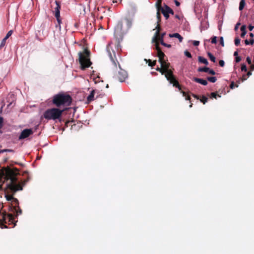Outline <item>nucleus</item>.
Listing matches in <instances>:
<instances>
[{
  "label": "nucleus",
  "instance_id": "f257e3e1",
  "mask_svg": "<svg viewBox=\"0 0 254 254\" xmlns=\"http://www.w3.org/2000/svg\"><path fill=\"white\" fill-rule=\"evenodd\" d=\"M18 170L16 168H8L5 171L6 179L9 180L7 185V190L5 197L7 200L12 201L14 198L13 195L18 190H22V186L20 183H17V175L19 174Z\"/></svg>",
  "mask_w": 254,
  "mask_h": 254
},
{
  "label": "nucleus",
  "instance_id": "f03ea898",
  "mask_svg": "<svg viewBox=\"0 0 254 254\" xmlns=\"http://www.w3.org/2000/svg\"><path fill=\"white\" fill-rule=\"evenodd\" d=\"M161 66L165 71V76L167 80L169 81L171 84H172L173 86L178 88L179 90H181V86L180 85L178 81L177 80L176 77L173 74V70H174L169 63L167 62L165 60L162 63H160Z\"/></svg>",
  "mask_w": 254,
  "mask_h": 254
},
{
  "label": "nucleus",
  "instance_id": "7ed1b4c3",
  "mask_svg": "<svg viewBox=\"0 0 254 254\" xmlns=\"http://www.w3.org/2000/svg\"><path fill=\"white\" fill-rule=\"evenodd\" d=\"M107 51L114 66L117 68V64L119 65V70H118V72L115 74L114 77L120 82L125 81L127 77V71L121 68V65H120L116 58L115 51H113L112 54L110 51L109 45L107 46Z\"/></svg>",
  "mask_w": 254,
  "mask_h": 254
},
{
  "label": "nucleus",
  "instance_id": "20e7f679",
  "mask_svg": "<svg viewBox=\"0 0 254 254\" xmlns=\"http://www.w3.org/2000/svg\"><path fill=\"white\" fill-rule=\"evenodd\" d=\"M71 97L64 93H60L53 97L52 103L58 108L70 106L72 102Z\"/></svg>",
  "mask_w": 254,
  "mask_h": 254
},
{
  "label": "nucleus",
  "instance_id": "39448f33",
  "mask_svg": "<svg viewBox=\"0 0 254 254\" xmlns=\"http://www.w3.org/2000/svg\"><path fill=\"white\" fill-rule=\"evenodd\" d=\"M90 55V52L87 48H84L82 52L78 53L79 62L80 64L81 69H85L92 64L89 59Z\"/></svg>",
  "mask_w": 254,
  "mask_h": 254
},
{
  "label": "nucleus",
  "instance_id": "423d86ee",
  "mask_svg": "<svg viewBox=\"0 0 254 254\" xmlns=\"http://www.w3.org/2000/svg\"><path fill=\"white\" fill-rule=\"evenodd\" d=\"M64 110L53 108L47 110L44 113V117L48 120H56L61 118Z\"/></svg>",
  "mask_w": 254,
  "mask_h": 254
},
{
  "label": "nucleus",
  "instance_id": "0eeeda50",
  "mask_svg": "<svg viewBox=\"0 0 254 254\" xmlns=\"http://www.w3.org/2000/svg\"><path fill=\"white\" fill-rule=\"evenodd\" d=\"M14 217L12 214H7L6 212H1L0 211V227L1 228H7V227L5 224H14L15 225Z\"/></svg>",
  "mask_w": 254,
  "mask_h": 254
},
{
  "label": "nucleus",
  "instance_id": "6e6552de",
  "mask_svg": "<svg viewBox=\"0 0 254 254\" xmlns=\"http://www.w3.org/2000/svg\"><path fill=\"white\" fill-rule=\"evenodd\" d=\"M123 24L122 22H119L115 27L114 35L119 42L123 38Z\"/></svg>",
  "mask_w": 254,
  "mask_h": 254
},
{
  "label": "nucleus",
  "instance_id": "1a4fd4ad",
  "mask_svg": "<svg viewBox=\"0 0 254 254\" xmlns=\"http://www.w3.org/2000/svg\"><path fill=\"white\" fill-rule=\"evenodd\" d=\"M11 202V207L13 212L16 214V216L19 214H21L22 211L19 206L18 200L16 198H14Z\"/></svg>",
  "mask_w": 254,
  "mask_h": 254
},
{
  "label": "nucleus",
  "instance_id": "9d476101",
  "mask_svg": "<svg viewBox=\"0 0 254 254\" xmlns=\"http://www.w3.org/2000/svg\"><path fill=\"white\" fill-rule=\"evenodd\" d=\"M33 133V131L32 129H24L22 131L20 135L18 137L19 140L25 139Z\"/></svg>",
  "mask_w": 254,
  "mask_h": 254
},
{
  "label": "nucleus",
  "instance_id": "9b49d317",
  "mask_svg": "<svg viewBox=\"0 0 254 254\" xmlns=\"http://www.w3.org/2000/svg\"><path fill=\"white\" fill-rule=\"evenodd\" d=\"M155 49L157 52V56L159 58V62L162 63L163 61L165 60V55L161 51V48L159 46V43L155 44Z\"/></svg>",
  "mask_w": 254,
  "mask_h": 254
},
{
  "label": "nucleus",
  "instance_id": "f8f14e48",
  "mask_svg": "<svg viewBox=\"0 0 254 254\" xmlns=\"http://www.w3.org/2000/svg\"><path fill=\"white\" fill-rule=\"evenodd\" d=\"M55 3L56 4V7L55 8V17H60V9H61V5L59 1H56Z\"/></svg>",
  "mask_w": 254,
  "mask_h": 254
},
{
  "label": "nucleus",
  "instance_id": "ddd939ff",
  "mask_svg": "<svg viewBox=\"0 0 254 254\" xmlns=\"http://www.w3.org/2000/svg\"><path fill=\"white\" fill-rule=\"evenodd\" d=\"M95 93V90H92L90 92V94L87 98L86 103L89 104L91 102L94 100V95Z\"/></svg>",
  "mask_w": 254,
  "mask_h": 254
},
{
  "label": "nucleus",
  "instance_id": "4468645a",
  "mask_svg": "<svg viewBox=\"0 0 254 254\" xmlns=\"http://www.w3.org/2000/svg\"><path fill=\"white\" fill-rule=\"evenodd\" d=\"M166 34V33L165 32H164V33H161V34H160V33H159V35L158 36L156 37V40L155 41H152L153 42L155 43V44H156V43H159V41L161 43V41H163V38L164 37V36Z\"/></svg>",
  "mask_w": 254,
  "mask_h": 254
},
{
  "label": "nucleus",
  "instance_id": "2eb2a0df",
  "mask_svg": "<svg viewBox=\"0 0 254 254\" xmlns=\"http://www.w3.org/2000/svg\"><path fill=\"white\" fill-rule=\"evenodd\" d=\"M193 80L197 83L201 84L203 85H206L208 84L207 81L206 80L203 79L198 78L197 77H194Z\"/></svg>",
  "mask_w": 254,
  "mask_h": 254
},
{
  "label": "nucleus",
  "instance_id": "dca6fc26",
  "mask_svg": "<svg viewBox=\"0 0 254 254\" xmlns=\"http://www.w3.org/2000/svg\"><path fill=\"white\" fill-rule=\"evenodd\" d=\"M166 6L167 5L165 4L164 7L160 9V11L165 17L166 19H168L169 17V14L168 12V10H166Z\"/></svg>",
  "mask_w": 254,
  "mask_h": 254
},
{
  "label": "nucleus",
  "instance_id": "f3484780",
  "mask_svg": "<svg viewBox=\"0 0 254 254\" xmlns=\"http://www.w3.org/2000/svg\"><path fill=\"white\" fill-rule=\"evenodd\" d=\"M170 37H174L177 38L179 39L180 42H182L183 39V37L180 35L179 33H176L174 34H169Z\"/></svg>",
  "mask_w": 254,
  "mask_h": 254
},
{
  "label": "nucleus",
  "instance_id": "a211bd4d",
  "mask_svg": "<svg viewBox=\"0 0 254 254\" xmlns=\"http://www.w3.org/2000/svg\"><path fill=\"white\" fill-rule=\"evenodd\" d=\"M156 29H157L155 35L153 38L152 41H155L156 40V37L158 36L159 33H160V31L161 30V28L159 25V23H157V25L156 27Z\"/></svg>",
  "mask_w": 254,
  "mask_h": 254
},
{
  "label": "nucleus",
  "instance_id": "6ab92c4d",
  "mask_svg": "<svg viewBox=\"0 0 254 254\" xmlns=\"http://www.w3.org/2000/svg\"><path fill=\"white\" fill-rule=\"evenodd\" d=\"M162 1V0H157V1L155 3V6L157 9V11H160V9L163 8L161 5Z\"/></svg>",
  "mask_w": 254,
  "mask_h": 254
},
{
  "label": "nucleus",
  "instance_id": "aec40b11",
  "mask_svg": "<svg viewBox=\"0 0 254 254\" xmlns=\"http://www.w3.org/2000/svg\"><path fill=\"white\" fill-rule=\"evenodd\" d=\"M241 30L242 31L241 37L242 38H244L247 33L246 26L245 25H242V27H241Z\"/></svg>",
  "mask_w": 254,
  "mask_h": 254
},
{
  "label": "nucleus",
  "instance_id": "412c9836",
  "mask_svg": "<svg viewBox=\"0 0 254 254\" xmlns=\"http://www.w3.org/2000/svg\"><path fill=\"white\" fill-rule=\"evenodd\" d=\"M198 59L199 62H200L201 63H202V64H204L205 65H208V61L204 58H203L202 57H201V56H199Z\"/></svg>",
  "mask_w": 254,
  "mask_h": 254
},
{
  "label": "nucleus",
  "instance_id": "4be33fe9",
  "mask_svg": "<svg viewBox=\"0 0 254 254\" xmlns=\"http://www.w3.org/2000/svg\"><path fill=\"white\" fill-rule=\"evenodd\" d=\"M246 5L245 0H241L239 4V9L240 10H242Z\"/></svg>",
  "mask_w": 254,
  "mask_h": 254
},
{
  "label": "nucleus",
  "instance_id": "5701e85b",
  "mask_svg": "<svg viewBox=\"0 0 254 254\" xmlns=\"http://www.w3.org/2000/svg\"><path fill=\"white\" fill-rule=\"evenodd\" d=\"M207 56L212 62L215 63L216 62L215 57L210 52H207Z\"/></svg>",
  "mask_w": 254,
  "mask_h": 254
},
{
  "label": "nucleus",
  "instance_id": "b1692460",
  "mask_svg": "<svg viewBox=\"0 0 254 254\" xmlns=\"http://www.w3.org/2000/svg\"><path fill=\"white\" fill-rule=\"evenodd\" d=\"M209 70V68L208 67H199L198 68V71L199 72H207Z\"/></svg>",
  "mask_w": 254,
  "mask_h": 254
},
{
  "label": "nucleus",
  "instance_id": "393cba45",
  "mask_svg": "<svg viewBox=\"0 0 254 254\" xmlns=\"http://www.w3.org/2000/svg\"><path fill=\"white\" fill-rule=\"evenodd\" d=\"M147 62L148 64V65L149 66H151V67H153V66H155L156 64V61H152L150 59L148 60L147 61Z\"/></svg>",
  "mask_w": 254,
  "mask_h": 254
},
{
  "label": "nucleus",
  "instance_id": "a878e982",
  "mask_svg": "<svg viewBox=\"0 0 254 254\" xmlns=\"http://www.w3.org/2000/svg\"><path fill=\"white\" fill-rule=\"evenodd\" d=\"M160 11H157L156 16L157 19V23H159L161 21V16L160 14Z\"/></svg>",
  "mask_w": 254,
  "mask_h": 254
},
{
  "label": "nucleus",
  "instance_id": "bb28decb",
  "mask_svg": "<svg viewBox=\"0 0 254 254\" xmlns=\"http://www.w3.org/2000/svg\"><path fill=\"white\" fill-rule=\"evenodd\" d=\"M7 39V38H6L5 37L1 41L0 45V49H1L2 47H3L5 44H6V41Z\"/></svg>",
  "mask_w": 254,
  "mask_h": 254
},
{
  "label": "nucleus",
  "instance_id": "cd10ccee",
  "mask_svg": "<svg viewBox=\"0 0 254 254\" xmlns=\"http://www.w3.org/2000/svg\"><path fill=\"white\" fill-rule=\"evenodd\" d=\"M207 80L211 82L214 83L216 81L217 78H216V77L214 76L208 77Z\"/></svg>",
  "mask_w": 254,
  "mask_h": 254
},
{
  "label": "nucleus",
  "instance_id": "c85d7f7f",
  "mask_svg": "<svg viewBox=\"0 0 254 254\" xmlns=\"http://www.w3.org/2000/svg\"><path fill=\"white\" fill-rule=\"evenodd\" d=\"M156 70L157 71H159L161 73L162 75H165V71H164L163 68H162V66H161L160 67H157L156 68Z\"/></svg>",
  "mask_w": 254,
  "mask_h": 254
},
{
  "label": "nucleus",
  "instance_id": "c756f323",
  "mask_svg": "<svg viewBox=\"0 0 254 254\" xmlns=\"http://www.w3.org/2000/svg\"><path fill=\"white\" fill-rule=\"evenodd\" d=\"M217 97H220L221 96L217 94V93L216 92H212L210 94V98H214L217 99Z\"/></svg>",
  "mask_w": 254,
  "mask_h": 254
},
{
  "label": "nucleus",
  "instance_id": "7c9ffc66",
  "mask_svg": "<svg viewBox=\"0 0 254 254\" xmlns=\"http://www.w3.org/2000/svg\"><path fill=\"white\" fill-rule=\"evenodd\" d=\"M208 100V98L205 96H202L201 99H200V102H201L203 104H205Z\"/></svg>",
  "mask_w": 254,
  "mask_h": 254
},
{
  "label": "nucleus",
  "instance_id": "2f4dec72",
  "mask_svg": "<svg viewBox=\"0 0 254 254\" xmlns=\"http://www.w3.org/2000/svg\"><path fill=\"white\" fill-rule=\"evenodd\" d=\"M5 152H14V150L10 149H5L0 150V153H2Z\"/></svg>",
  "mask_w": 254,
  "mask_h": 254
},
{
  "label": "nucleus",
  "instance_id": "473e14b6",
  "mask_svg": "<svg viewBox=\"0 0 254 254\" xmlns=\"http://www.w3.org/2000/svg\"><path fill=\"white\" fill-rule=\"evenodd\" d=\"M241 40L238 38H236L235 39V44L236 46H238L240 44Z\"/></svg>",
  "mask_w": 254,
  "mask_h": 254
},
{
  "label": "nucleus",
  "instance_id": "72a5a7b5",
  "mask_svg": "<svg viewBox=\"0 0 254 254\" xmlns=\"http://www.w3.org/2000/svg\"><path fill=\"white\" fill-rule=\"evenodd\" d=\"M166 10H168L169 14H171L172 15L174 14V13L173 10L167 5L166 6Z\"/></svg>",
  "mask_w": 254,
  "mask_h": 254
},
{
  "label": "nucleus",
  "instance_id": "f704fd0d",
  "mask_svg": "<svg viewBox=\"0 0 254 254\" xmlns=\"http://www.w3.org/2000/svg\"><path fill=\"white\" fill-rule=\"evenodd\" d=\"M181 92L182 93L183 96L186 97V100H190V96L189 95H187V93L185 91H182Z\"/></svg>",
  "mask_w": 254,
  "mask_h": 254
},
{
  "label": "nucleus",
  "instance_id": "c9c22d12",
  "mask_svg": "<svg viewBox=\"0 0 254 254\" xmlns=\"http://www.w3.org/2000/svg\"><path fill=\"white\" fill-rule=\"evenodd\" d=\"M211 42L212 44H216L217 43V37L216 36L212 37Z\"/></svg>",
  "mask_w": 254,
  "mask_h": 254
},
{
  "label": "nucleus",
  "instance_id": "e433bc0d",
  "mask_svg": "<svg viewBox=\"0 0 254 254\" xmlns=\"http://www.w3.org/2000/svg\"><path fill=\"white\" fill-rule=\"evenodd\" d=\"M241 68L242 71H244L245 72H246L247 71V66H246V64H242Z\"/></svg>",
  "mask_w": 254,
  "mask_h": 254
},
{
  "label": "nucleus",
  "instance_id": "4c0bfd02",
  "mask_svg": "<svg viewBox=\"0 0 254 254\" xmlns=\"http://www.w3.org/2000/svg\"><path fill=\"white\" fill-rule=\"evenodd\" d=\"M161 44L165 47H166L167 48H171V45H170V44H166L164 42V41H161V43H160Z\"/></svg>",
  "mask_w": 254,
  "mask_h": 254
},
{
  "label": "nucleus",
  "instance_id": "58836bf2",
  "mask_svg": "<svg viewBox=\"0 0 254 254\" xmlns=\"http://www.w3.org/2000/svg\"><path fill=\"white\" fill-rule=\"evenodd\" d=\"M185 55L186 56H187V57L189 58H191V54L188 51H186L185 52Z\"/></svg>",
  "mask_w": 254,
  "mask_h": 254
},
{
  "label": "nucleus",
  "instance_id": "ea45409f",
  "mask_svg": "<svg viewBox=\"0 0 254 254\" xmlns=\"http://www.w3.org/2000/svg\"><path fill=\"white\" fill-rule=\"evenodd\" d=\"M12 33L13 31L12 30L9 31L5 36L6 38L8 39L12 35Z\"/></svg>",
  "mask_w": 254,
  "mask_h": 254
},
{
  "label": "nucleus",
  "instance_id": "a19ab883",
  "mask_svg": "<svg viewBox=\"0 0 254 254\" xmlns=\"http://www.w3.org/2000/svg\"><path fill=\"white\" fill-rule=\"evenodd\" d=\"M3 118L2 117H0V129L3 126Z\"/></svg>",
  "mask_w": 254,
  "mask_h": 254
},
{
  "label": "nucleus",
  "instance_id": "79ce46f5",
  "mask_svg": "<svg viewBox=\"0 0 254 254\" xmlns=\"http://www.w3.org/2000/svg\"><path fill=\"white\" fill-rule=\"evenodd\" d=\"M207 72H208L209 74H210L211 75H213L216 74L215 71L214 70L210 69V68H209V70H208V71Z\"/></svg>",
  "mask_w": 254,
  "mask_h": 254
},
{
  "label": "nucleus",
  "instance_id": "37998d69",
  "mask_svg": "<svg viewBox=\"0 0 254 254\" xmlns=\"http://www.w3.org/2000/svg\"><path fill=\"white\" fill-rule=\"evenodd\" d=\"M57 20L58 21V24H59V30H61V20L60 19V17H56Z\"/></svg>",
  "mask_w": 254,
  "mask_h": 254
},
{
  "label": "nucleus",
  "instance_id": "c03bdc74",
  "mask_svg": "<svg viewBox=\"0 0 254 254\" xmlns=\"http://www.w3.org/2000/svg\"><path fill=\"white\" fill-rule=\"evenodd\" d=\"M219 64L220 66L223 67L225 64V62L223 60H220L219 62Z\"/></svg>",
  "mask_w": 254,
  "mask_h": 254
},
{
  "label": "nucleus",
  "instance_id": "a18cd8bd",
  "mask_svg": "<svg viewBox=\"0 0 254 254\" xmlns=\"http://www.w3.org/2000/svg\"><path fill=\"white\" fill-rule=\"evenodd\" d=\"M230 86L231 89H233L235 86H236L237 87H238V85H235L234 82L233 81L231 82Z\"/></svg>",
  "mask_w": 254,
  "mask_h": 254
},
{
  "label": "nucleus",
  "instance_id": "49530a36",
  "mask_svg": "<svg viewBox=\"0 0 254 254\" xmlns=\"http://www.w3.org/2000/svg\"><path fill=\"white\" fill-rule=\"evenodd\" d=\"M193 45L194 46H198L199 45V41H193Z\"/></svg>",
  "mask_w": 254,
  "mask_h": 254
},
{
  "label": "nucleus",
  "instance_id": "de8ad7c7",
  "mask_svg": "<svg viewBox=\"0 0 254 254\" xmlns=\"http://www.w3.org/2000/svg\"><path fill=\"white\" fill-rule=\"evenodd\" d=\"M220 44L222 46H224V40H223V38L222 37H221L220 38Z\"/></svg>",
  "mask_w": 254,
  "mask_h": 254
},
{
  "label": "nucleus",
  "instance_id": "09e8293b",
  "mask_svg": "<svg viewBox=\"0 0 254 254\" xmlns=\"http://www.w3.org/2000/svg\"><path fill=\"white\" fill-rule=\"evenodd\" d=\"M241 58L239 56H237L235 58V61L236 63H239L241 61Z\"/></svg>",
  "mask_w": 254,
  "mask_h": 254
},
{
  "label": "nucleus",
  "instance_id": "8fccbe9b",
  "mask_svg": "<svg viewBox=\"0 0 254 254\" xmlns=\"http://www.w3.org/2000/svg\"><path fill=\"white\" fill-rule=\"evenodd\" d=\"M246 61H247V63H248V64H252V61L250 57H248L246 59Z\"/></svg>",
  "mask_w": 254,
  "mask_h": 254
},
{
  "label": "nucleus",
  "instance_id": "3c124183",
  "mask_svg": "<svg viewBox=\"0 0 254 254\" xmlns=\"http://www.w3.org/2000/svg\"><path fill=\"white\" fill-rule=\"evenodd\" d=\"M247 78V75H243L242 77H241V81L243 82L246 80Z\"/></svg>",
  "mask_w": 254,
  "mask_h": 254
},
{
  "label": "nucleus",
  "instance_id": "603ef678",
  "mask_svg": "<svg viewBox=\"0 0 254 254\" xmlns=\"http://www.w3.org/2000/svg\"><path fill=\"white\" fill-rule=\"evenodd\" d=\"M240 23L238 22L236 24L235 27V30H237L238 29L239 26L240 25Z\"/></svg>",
  "mask_w": 254,
  "mask_h": 254
},
{
  "label": "nucleus",
  "instance_id": "864d4df0",
  "mask_svg": "<svg viewBox=\"0 0 254 254\" xmlns=\"http://www.w3.org/2000/svg\"><path fill=\"white\" fill-rule=\"evenodd\" d=\"M249 42H250V45H253L254 43V38H251Z\"/></svg>",
  "mask_w": 254,
  "mask_h": 254
},
{
  "label": "nucleus",
  "instance_id": "5fc2aeb1",
  "mask_svg": "<svg viewBox=\"0 0 254 254\" xmlns=\"http://www.w3.org/2000/svg\"><path fill=\"white\" fill-rule=\"evenodd\" d=\"M174 2L176 6H179L180 5V3L177 0H175Z\"/></svg>",
  "mask_w": 254,
  "mask_h": 254
},
{
  "label": "nucleus",
  "instance_id": "6e6d98bb",
  "mask_svg": "<svg viewBox=\"0 0 254 254\" xmlns=\"http://www.w3.org/2000/svg\"><path fill=\"white\" fill-rule=\"evenodd\" d=\"M250 31H252L254 28V27L251 25H250L248 27Z\"/></svg>",
  "mask_w": 254,
  "mask_h": 254
},
{
  "label": "nucleus",
  "instance_id": "4d7b16f0",
  "mask_svg": "<svg viewBox=\"0 0 254 254\" xmlns=\"http://www.w3.org/2000/svg\"><path fill=\"white\" fill-rule=\"evenodd\" d=\"M192 96L196 99H199V96L194 94H192Z\"/></svg>",
  "mask_w": 254,
  "mask_h": 254
},
{
  "label": "nucleus",
  "instance_id": "13d9d810",
  "mask_svg": "<svg viewBox=\"0 0 254 254\" xmlns=\"http://www.w3.org/2000/svg\"><path fill=\"white\" fill-rule=\"evenodd\" d=\"M245 44H246V45H249V44H250L249 41V40H248L247 39H246V40H245Z\"/></svg>",
  "mask_w": 254,
  "mask_h": 254
},
{
  "label": "nucleus",
  "instance_id": "bf43d9fd",
  "mask_svg": "<svg viewBox=\"0 0 254 254\" xmlns=\"http://www.w3.org/2000/svg\"><path fill=\"white\" fill-rule=\"evenodd\" d=\"M252 75V72H251V71H249L248 72L247 74V76H250V75Z\"/></svg>",
  "mask_w": 254,
  "mask_h": 254
},
{
  "label": "nucleus",
  "instance_id": "052dcab7",
  "mask_svg": "<svg viewBox=\"0 0 254 254\" xmlns=\"http://www.w3.org/2000/svg\"><path fill=\"white\" fill-rule=\"evenodd\" d=\"M254 70V64H251V70Z\"/></svg>",
  "mask_w": 254,
  "mask_h": 254
},
{
  "label": "nucleus",
  "instance_id": "680f3d73",
  "mask_svg": "<svg viewBox=\"0 0 254 254\" xmlns=\"http://www.w3.org/2000/svg\"><path fill=\"white\" fill-rule=\"evenodd\" d=\"M238 53L237 51H235L234 53V56H235V57H237L238 56Z\"/></svg>",
  "mask_w": 254,
  "mask_h": 254
},
{
  "label": "nucleus",
  "instance_id": "e2e57ef3",
  "mask_svg": "<svg viewBox=\"0 0 254 254\" xmlns=\"http://www.w3.org/2000/svg\"><path fill=\"white\" fill-rule=\"evenodd\" d=\"M29 180V177H28L27 179L26 180H25L24 182H23V185H25L27 182H28Z\"/></svg>",
  "mask_w": 254,
  "mask_h": 254
},
{
  "label": "nucleus",
  "instance_id": "0e129e2a",
  "mask_svg": "<svg viewBox=\"0 0 254 254\" xmlns=\"http://www.w3.org/2000/svg\"><path fill=\"white\" fill-rule=\"evenodd\" d=\"M250 36L251 37V38H253L254 35L253 33H250Z\"/></svg>",
  "mask_w": 254,
  "mask_h": 254
},
{
  "label": "nucleus",
  "instance_id": "69168bd1",
  "mask_svg": "<svg viewBox=\"0 0 254 254\" xmlns=\"http://www.w3.org/2000/svg\"><path fill=\"white\" fill-rule=\"evenodd\" d=\"M175 17L178 19H180V16L178 15H176Z\"/></svg>",
  "mask_w": 254,
  "mask_h": 254
},
{
  "label": "nucleus",
  "instance_id": "338daca9",
  "mask_svg": "<svg viewBox=\"0 0 254 254\" xmlns=\"http://www.w3.org/2000/svg\"><path fill=\"white\" fill-rule=\"evenodd\" d=\"M56 27H57V28H58H58H59V24H58V25H56Z\"/></svg>",
  "mask_w": 254,
  "mask_h": 254
},
{
  "label": "nucleus",
  "instance_id": "774afa93",
  "mask_svg": "<svg viewBox=\"0 0 254 254\" xmlns=\"http://www.w3.org/2000/svg\"><path fill=\"white\" fill-rule=\"evenodd\" d=\"M192 104H191L190 105V107H192Z\"/></svg>",
  "mask_w": 254,
  "mask_h": 254
}]
</instances>
